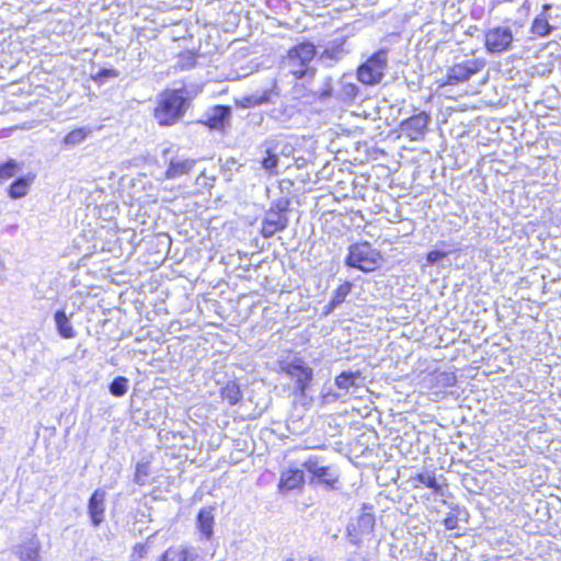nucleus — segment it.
<instances>
[{"label": "nucleus", "instance_id": "f257e3e1", "mask_svg": "<svg viewBox=\"0 0 561 561\" xmlns=\"http://www.w3.org/2000/svg\"><path fill=\"white\" fill-rule=\"evenodd\" d=\"M192 105V96L186 88L162 90L152 108V117L160 127H170L183 119Z\"/></svg>", "mask_w": 561, "mask_h": 561}, {"label": "nucleus", "instance_id": "f03ea898", "mask_svg": "<svg viewBox=\"0 0 561 561\" xmlns=\"http://www.w3.org/2000/svg\"><path fill=\"white\" fill-rule=\"evenodd\" d=\"M344 262L351 268L374 273L382 265L383 255L369 241H357L348 247Z\"/></svg>", "mask_w": 561, "mask_h": 561}, {"label": "nucleus", "instance_id": "7ed1b4c3", "mask_svg": "<svg viewBox=\"0 0 561 561\" xmlns=\"http://www.w3.org/2000/svg\"><path fill=\"white\" fill-rule=\"evenodd\" d=\"M317 56V46L311 41H302L291 46L286 53V59L293 68L290 73L296 80L312 79L316 69L311 62Z\"/></svg>", "mask_w": 561, "mask_h": 561}, {"label": "nucleus", "instance_id": "20e7f679", "mask_svg": "<svg viewBox=\"0 0 561 561\" xmlns=\"http://www.w3.org/2000/svg\"><path fill=\"white\" fill-rule=\"evenodd\" d=\"M290 199L282 197L274 201L262 219L260 233L264 239L272 238L275 233L285 230L288 226Z\"/></svg>", "mask_w": 561, "mask_h": 561}, {"label": "nucleus", "instance_id": "39448f33", "mask_svg": "<svg viewBox=\"0 0 561 561\" xmlns=\"http://www.w3.org/2000/svg\"><path fill=\"white\" fill-rule=\"evenodd\" d=\"M387 65V50L379 49L357 67L356 78L364 85L379 84L383 79Z\"/></svg>", "mask_w": 561, "mask_h": 561}, {"label": "nucleus", "instance_id": "423d86ee", "mask_svg": "<svg viewBox=\"0 0 561 561\" xmlns=\"http://www.w3.org/2000/svg\"><path fill=\"white\" fill-rule=\"evenodd\" d=\"M301 466L310 474V483L321 484L327 490L336 489L339 473L333 466L325 465L322 457L309 456Z\"/></svg>", "mask_w": 561, "mask_h": 561}, {"label": "nucleus", "instance_id": "0eeeda50", "mask_svg": "<svg viewBox=\"0 0 561 561\" xmlns=\"http://www.w3.org/2000/svg\"><path fill=\"white\" fill-rule=\"evenodd\" d=\"M373 511V505L363 504L356 520L347 525L346 535L350 542L354 546L358 547L366 537L374 533L376 519Z\"/></svg>", "mask_w": 561, "mask_h": 561}, {"label": "nucleus", "instance_id": "6e6552de", "mask_svg": "<svg viewBox=\"0 0 561 561\" xmlns=\"http://www.w3.org/2000/svg\"><path fill=\"white\" fill-rule=\"evenodd\" d=\"M485 67V61L481 58L467 59L461 62L453 64L446 72L440 87L458 85L467 82L473 76L479 73Z\"/></svg>", "mask_w": 561, "mask_h": 561}, {"label": "nucleus", "instance_id": "1a4fd4ad", "mask_svg": "<svg viewBox=\"0 0 561 561\" xmlns=\"http://www.w3.org/2000/svg\"><path fill=\"white\" fill-rule=\"evenodd\" d=\"M514 35L510 26L497 25L488 28L483 35V45L490 54L507 51L513 44Z\"/></svg>", "mask_w": 561, "mask_h": 561}, {"label": "nucleus", "instance_id": "9d476101", "mask_svg": "<svg viewBox=\"0 0 561 561\" xmlns=\"http://www.w3.org/2000/svg\"><path fill=\"white\" fill-rule=\"evenodd\" d=\"M279 370L287 374L291 379L295 380L297 389L304 393L309 387L313 371L302 359H282L278 362Z\"/></svg>", "mask_w": 561, "mask_h": 561}, {"label": "nucleus", "instance_id": "9b49d317", "mask_svg": "<svg viewBox=\"0 0 561 561\" xmlns=\"http://www.w3.org/2000/svg\"><path fill=\"white\" fill-rule=\"evenodd\" d=\"M231 117V108L228 105H214L210 107L206 117L199 123L207 127L209 130L225 131L229 125Z\"/></svg>", "mask_w": 561, "mask_h": 561}, {"label": "nucleus", "instance_id": "f8f14e48", "mask_svg": "<svg viewBox=\"0 0 561 561\" xmlns=\"http://www.w3.org/2000/svg\"><path fill=\"white\" fill-rule=\"evenodd\" d=\"M430 115L425 112L416 113L401 123V129L410 140H420L425 135Z\"/></svg>", "mask_w": 561, "mask_h": 561}, {"label": "nucleus", "instance_id": "ddd939ff", "mask_svg": "<svg viewBox=\"0 0 561 561\" xmlns=\"http://www.w3.org/2000/svg\"><path fill=\"white\" fill-rule=\"evenodd\" d=\"M106 492L96 489L88 501V514L94 527L100 526L104 520Z\"/></svg>", "mask_w": 561, "mask_h": 561}, {"label": "nucleus", "instance_id": "4468645a", "mask_svg": "<svg viewBox=\"0 0 561 561\" xmlns=\"http://www.w3.org/2000/svg\"><path fill=\"white\" fill-rule=\"evenodd\" d=\"M551 8L552 5L550 3L542 4L541 12L533 19L529 31L535 37H546L551 34L553 30L561 26V23L557 25L549 23L548 11Z\"/></svg>", "mask_w": 561, "mask_h": 561}, {"label": "nucleus", "instance_id": "2eb2a0df", "mask_svg": "<svg viewBox=\"0 0 561 561\" xmlns=\"http://www.w3.org/2000/svg\"><path fill=\"white\" fill-rule=\"evenodd\" d=\"M195 165L194 159H172L169 162V165L164 172L165 180H174L182 178L184 175H188Z\"/></svg>", "mask_w": 561, "mask_h": 561}, {"label": "nucleus", "instance_id": "dca6fc26", "mask_svg": "<svg viewBox=\"0 0 561 561\" xmlns=\"http://www.w3.org/2000/svg\"><path fill=\"white\" fill-rule=\"evenodd\" d=\"M305 483V472L302 469H289L282 473L280 490L291 491L301 488Z\"/></svg>", "mask_w": 561, "mask_h": 561}, {"label": "nucleus", "instance_id": "f3484780", "mask_svg": "<svg viewBox=\"0 0 561 561\" xmlns=\"http://www.w3.org/2000/svg\"><path fill=\"white\" fill-rule=\"evenodd\" d=\"M197 528L201 535L205 539H210L213 537V527H214V514L211 507H203L199 510L196 518Z\"/></svg>", "mask_w": 561, "mask_h": 561}, {"label": "nucleus", "instance_id": "a211bd4d", "mask_svg": "<svg viewBox=\"0 0 561 561\" xmlns=\"http://www.w3.org/2000/svg\"><path fill=\"white\" fill-rule=\"evenodd\" d=\"M353 289V284L350 280H344L337 285L334 289L330 301L328 302L325 313L332 312L336 307L342 305L346 297L351 294Z\"/></svg>", "mask_w": 561, "mask_h": 561}, {"label": "nucleus", "instance_id": "6ab92c4d", "mask_svg": "<svg viewBox=\"0 0 561 561\" xmlns=\"http://www.w3.org/2000/svg\"><path fill=\"white\" fill-rule=\"evenodd\" d=\"M34 178L35 176L33 174H26L24 176L18 178L10 184L8 188V195L13 199L24 197L28 193Z\"/></svg>", "mask_w": 561, "mask_h": 561}, {"label": "nucleus", "instance_id": "aec40b11", "mask_svg": "<svg viewBox=\"0 0 561 561\" xmlns=\"http://www.w3.org/2000/svg\"><path fill=\"white\" fill-rule=\"evenodd\" d=\"M55 322L56 328L60 336L64 339H72L76 335V331L73 330L69 317L66 314L64 310H58L55 313Z\"/></svg>", "mask_w": 561, "mask_h": 561}, {"label": "nucleus", "instance_id": "412c9836", "mask_svg": "<svg viewBox=\"0 0 561 561\" xmlns=\"http://www.w3.org/2000/svg\"><path fill=\"white\" fill-rule=\"evenodd\" d=\"M21 561H39V542L32 538L19 548Z\"/></svg>", "mask_w": 561, "mask_h": 561}, {"label": "nucleus", "instance_id": "4be33fe9", "mask_svg": "<svg viewBox=\"0 0 561 561\" xmlns=\"http://www.w3.org/2000/svg\"><path fill=\"white\" fill-rule=\"evenodd\" d=\"M411 481L425 485L426 488L433 490L435 494H442L443 488L437 482L434 472L424 471L416 473L414 477L411 478Z\"/></svg>", "mask_w": 561, "mask_h": 561}, {"label": "nucleus", "instance_id": "5701e85b", "mask_svg": "<svg viewBox=\"0 0 561 561\" xmlns=\"http://www.w3.org/2000/svg\"><path fill=\"white\" fill-rule=\"evenodd\" d=\"M360 380L358 371H343L335 378V385L340 389L348 390L351 387H356Z\"/></svg>", "mask_w": 561, "mask_h": 561}, {"label": "nucleus", "instance_id": "b1692460", "mask_svg": "<svg viewBox=\"0 0 561 561\" xmlns=\"http://www.w3.org/2000/svg\"><path fill=\"white\" fill-rule=\"evenodd\" d=\"M89 134L90 129L85 127L73 128L65 135L62 138V144L67 147L76 146L82 142L89 136Z\"/></svg>", "mask_w": 561, "mask_h": 561}, {"label": "nucleus", "instance_id": "393cba45", "mask_svg": "<svg viewBox=\"0 0 561 561\" xmlns=\"http://www.w3.org/2000/svg\"><path fill=\"white\" fill-rule=\"evenodd\" d=\"M220 394L230 405L237 404L241 399L239 385L234 381H229L225 387H222Z\"/></svg>", "mask_w": 561, "mask_h": 561}, {"label": "nucleus", "instance_id": "a878e982", "mask_svg": "<svg viewBox=\"0 0 561 561\" xmlns=\"http://www.w3.org/2000/svg\"><path fill=\"white\" fill-rule=\"evenodd\" d=\"M433 374L435 385L440 388L451 387L457 381V377L454 371H438L437 368H434Z\"/></svg>", "mask_w": 561, "mask_h": 561}, {"label": "nucleus", "instance_id": "bb28decb", "mask_svg": "<svg viewBox=\"0 0 561 561\" xmlns=\"http://www.w3.org/2000/svg\"><path fill=\"white\" fill-rule=\"evenodd\" d=\"M271 101V91L264 90L260 94H252L243 98L242 105L245 107H255Z\"/></svg>", "mask_w": 561, "mask_h": 561}, {"label": "nucleus", "instance_id": "cd10ccee", "mask_svg": "<svg viewBox=\"0 0 561 561\" xmlns=\"http://www.w3.org/2000/svg\"><path fill=\"white\" fill-rule=\"evenodd\" d=\"M19 170L20 167L13 159H9L5 162L0 163V181H7L13 178Z\"/></svg>", "mask_w": 561, "mask_h": 561}, {"label": "nucleus", "instance_id": "c85d7f7f", "mask_svg": "<svg viewBox=\"0 0 561 561\" xmlns=\"http://www.w3.org/2000/svg\"><path fill=\"white\" fill-rule=\"evenodd\" d=\"M128 379L118 376L110 383V392L115 397H123L128 390Z\"/></svg>", "mask_w": 561, "mask_h": 561}, {"label": "nucleus", "instance_id": "c756f323", "mask_svg": "<svg viewBox=\"0 0 561 561\" xmlns=\"http://www.w3.org/2000/svg\"><path fill=\"white\" fill-rule=\"evenodd\" d=\"M261 164L270 174L274 175L277 173L276 169L278 165V157L271 150H267L266 157L262 159Z\"/></svg>", "mask_w": 561, "mask_h": 561}, {"label": "nucleus", "instance_id": "7c9ffc66", "mask_svg": "<svg viewBox=\"0 0 561 561\" xmlns=\"http://www.w3.org/2000/svg\"><path fill=\"white\" fill-rule=\"evenodd\" d=\"M149 465L147 462H139L136 466L134 481L139 485H144L148 481Z\"/></svg>", "mask_w": 561, "mask_h": 561}, {"label": "nucleus", "instance_id": "2f4dec72", "mask_svg": "<svg viewBox=\"0 0 561 561\" xmlns=\"http://www.w3.org/2000/svg\"><path fill=\"white\" fill-rule=\"evenodd\" d=\"M118 76V71L115 69H100L95 75L92 76V80L99 84H102L105 79L116 78Z\"/></svg>", "mask_w": 561, "mask_h": 561}, {"label": "nucleus", "instance_id": "473e14b6", "mask_svg": "<svg viewBox=\"0 0 561 561\" xmlns=\"http://www.w3.org/2000/svg\"><path fill=\"white\" fill-rule=\"evenodd\" d=\"M183 549L170 548L159 559V561H182Z\"/></svg>", "mask_w": 561, "mask_h": 561}, {"label": "nucleus", "instance_id": "72a5a7b5", "mask_svg": "<svg viewBox=\"0 0 561 561\" xmlns=\"http://www.w3.org/2000/svg\"><path fill=\"white\" fill-rule=\"evenodd\" d=\"M447 256V252L439 250H431L426 253V261L428 264H434L437 261Z\"/></svg>", "mask_w": 561, "mask_h": 561}, {"label": "nucleus", "instance_id": "f704fd0d", "mask_svg": "<svg viewBox=\"0 0 561 561\" xmlns=\"http://www.w3.org/2000/svg\"><path fill=\"white\" fill-rule=\"evenodd\" d=\"M444 526L448 530L456 529L458 527V516L455 513H448L444 518Z\"/></svg>", "mask_w": 561, "mask_h": 561}, {"label": "nucleus", "instance_id": "c9c22d12", "mask_svg": "<svg viewBox=\"0 0 561 561\" xmlns=\"http://www.w3.org/2000/svg\"><path fill=\"white\" fill-rule=\"evenodd\" d=\"M197 554L192 549H183L182 561H196Z\"/></svg>", "mask_w": 561, "mask_h": 561}, {"label": "nucleus", "instance_id": "e433bc0d", "mask_svg": "<svg viewBox=\"0 0 561 561\" xmlns=\"http://www.w3.org/2000/svg\"><path fill=\"white\" fill-rule=\"evenodd\" d=\"M345 88L347 89L348 94H351L353 96H355L357 94L358 89L354 83H348Z\"/></svg>", "mask_w": 561, "mask_h": 561}, {"label": "nucleus", "instance_id": "4c0bfd02", "mask_svg": "<svg viewBox=\"0 0 561 561\" xmlns=\"http://www.w3.org/2000/svg\"><path fill=\"white\" fill-rule=\"evenodd\" d=\"M560 10H561V5H560Z\"/></svg>", "mask_w": 561, "mask_h": 561}]
</instances>
